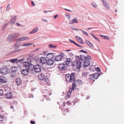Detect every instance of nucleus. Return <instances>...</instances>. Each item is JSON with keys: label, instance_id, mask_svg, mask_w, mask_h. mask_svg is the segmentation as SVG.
I'll use <instances>...</instances> for the list:
<instances>
[{"label": "nucleus", "instance_id": "obj_1", "mask_svg": "<svg viewBox=\"0 0 124 124\" xmlns=\"http://www.w3.org/2000/svg\"><path fill=\"white\" fill-rule=\"evenodd\" d=\"M74 73H72L71 74H67L66 75L65 78L66 81L68 83L75 82L76 80L74 78Z\"/></svg>", "mask_w": 124, "mask_h": 124}, {"label": "nucleus", "instance_id": "obj_2", "mask_svg": "<svg viewBox=\"0 0 124 124\" xmlns=\"http://www.w3.org/2000/svg\"><path fill=\"white\" fill-rule=\"evenodd\" d=\"M41 67L39 65L37 64L34 65L33 67H29V70L30 71H34L37 73L41 71Z\"/></svg>", "mask_w": 124, "mask_h": 124}, {"label": "nucleus", "instance_id": "obj_3", "mask_svg": "<svg viewBox=\"0 0 124 124\" xmlns=\"http://www.w3.org/2000/svg\"><path fill=\"white\" fill-rule=\"evenodd\" d=\"M21 46L20 43L19 42H17L14 45V48L15 52H18L21 51V49L20 48Z\"/></svg>", "mask_w": 124, "mask_h": 124}, {"label": "nucleus", "instance_id": "obj_4", "mask_svg": "<svg viewBox=\"0 0 124 124\" xmlns=\"http://www.w3.org/2000/svg\"><path fill=\"white\" fill-rule=\"evenodd\" d=\"M99 76V73H96L94 74L90 75H89V79L90 80L96 79Z\"/></svg>", "mask_w": 124, "mask_h": 124}, {"label": "nucleus", "instance_id": "obj_5", "mask_svg": "<svg viewBox=\"0 0 124 124\" xmlns=\"http://www.w3.org/2000/svg\"><path fill=\"white\" fill-rule=\"evenodd\" d=\"M41 83H42V85H50V83L49 82L48 79L45 78L41 82Z\"/></svg>", "mask_w": 124, "mask_h": 124}, {"label": "nucleus", "instance_id": "obj_6", "mask_svg": "<svg viewBox=\"0 0 124 124\" xmlns=\"http://www.w3.org/2000/svg\"><path fill=\"white\" fill-rule=\"evenodd\" d=\"M80 60L82 61H85L86 60H90L91 59V57L89 55L87 56L86 57L83 55H80Z\"/></svg>", "mask_w": 124, "mask_h": 124}, {"label": "nucleus", "instance_id": "obj_7", "mask_svg": "<svg viewBox=\"0 0 124 124\" xmlns=\"http://www.w3.org/2000/svg\"><path fill=\"white\" fill-rule=\"evenodd\" d=\"M65 64L64 63L60 64H59V70L62 71L65 69Z\"/></svg>", "mask_w": 124, "mask_h": 124}, {"label": "nucleus", "instance_id": "obj_8", "mask_svg": "<svg viewBox=\"0 0 124 124\" xmlns=\"http://www.w3.org/2000/svg\"><path fill=\"white\" fill-rule=\"evenodd\" d=\"M54 56V54L53 53H48L46 56V58L49 59H52Z\"/></svg>", "mask_w": 124, "mask_h": 124}, {"label": "nucleus", "instance_id": "obj_9", "mask_svg": "<svg viewBox=\"0 0 124 124\" xmlns=\"http://www.w3.org/2000/svg\"><path fill=\"white\" fill-rule=\"evenodd\" d=\"M6 98L8 99H10L12 97V94L11 92H7L5 95Z\"/></svg>", "mask_w": 124, "mask_h": 124}, {"label": "nucleus", "instance_id": "obj_10", "mask_svg": "<svg viewBox=\"0 0 124 124\" xmlns=\"http://www.w3.org/2000/svg\"><path fill=\"white\" fill-rule=\"evenodd\" d=\"M29 39V38L28 37L23 36L20 38H18L17 40L19 41H22L28 40Z\"/></svg>", "mask_w": 124, "mask_h": 124}, {"label": "nucleus", "instance_id": "obj_11", "mask_svg": "<svg viewBox=\"0 0 124 124\" xmlns=\"http://www.w3.org/2000/svg\"><path fill=\"white\" fill-rule=\"evenodd\" d=\"M29 70L28 69H25L21 71L22 75L24 76L27 75L29 72Z\"/></svg>", "mask_w": 124, "mask_h": 124}, {"label": "nucleus", "instance_id": "obj_12", "mask_svg": "<svg viewBox=\"0 0 124 124\" xmlns=\"http://www.w3.org/2000/svg\"><path fill=\"white\" fill-rule=\"evenodd\" d=\"M54 62V60L52 59H49L47 61V65L51 66L53 65Z\"/></svg>", "mask_w": 124, "mask_h": 124}, {"label": "nucleus", "instance_id": "obj_13", "mask_svg": "<svg viewBox=\"0 0 124 124\" xmlns=\"http://www.w3.org/2000/svg\"><path fill=\"white\" fill-rule=\"evenodd\" d=\"M40 60L41 62L43 64H45L47 63V60L45 57H41L40 59Z\"/></svg>", "mask_w": 124, "mask_h": 124}, {"label": "nucleus", "instance_id": "obj_14", "mask_svg": "<svg viewBox=\"0 0 124 124\" xmlns=\"http://www.w3.org/2000/svg\"><path fill=\"white\" fill-rule=\"evenodd\" d=\"M76 38L79 43L83 44H84L82 41V39L81 37L77 36L76 37Z\"/></svg>", "mask_w": 124, "mask_h": 124}, {"label": "nucleus", "instance_id": "obj_15", "mask_svg": "<svg viewBox=\"0 0 124 124\" xmlns=\"http://www.w3.org/2000/svg\"><path fill=\"white\" fill-rule=\"evenodd\" d=\"M62 55H58L55 56V60L57 61H60L62 60Z\"/></svg>", "mask_w": 124, "mask_h": 124}, {"label": "nucleus", "instance_id": "obj_16", "mask_svg": "<svg viewBox=\"0 0 124 124\" xmlns=\"http://www.w3.org/2000/svg\"><path fill=\"white\" fill-rule=\"evenodd\" d=\"M66 64L69 66H71L72 64L71 60L70 58H67L66 60Z\"/></svg>", "mask_w": 124, "mask_h": 124}, {"label": "nucleus", "instance_id": "obj_17", "mask_svg": "<svg viewBox=\"0 0 124 124\" xmlns=\"http://www.w3.org/2000/svg\"><path fill=\"white\" fill-rule=\"evenodd\" d=\"M16 19V16H12L10 22L11 24H13L15 22Z\"/></svg>", "mask_w": 124, "mask_h": 124}, {"label": "nucleus", "instance_id": "obj_18", "mask_svg": "<svg viewBox=\"0 0 124 124\" xmlns=\"http://www.w3.org/2000/svg\"><path fill=\"white\" fill-rule=\"evenodd\" d=\"M23 66L26 68L28 67V68L29 69V67H31L30 66V65H31V64L29 63L28 62H24L23 63Z\"/></svg>", "mask_w": 124, "mask_h": 124}, {"label": "nucleus", "instance_id": "obj_19", "mask_svg": "<svg viewBox=\"0 0 124 124\" xmlns=\"http://www.w3.org/2000/svg\"><path fill=\"white\" fill-rule=\"evenodd\" d=\"M88 60H87L84 61V66L87 67L90 65V62Z\"/></svg>", "mask_w": 124, "mask_h": 124}, {"label": "nucleus", "instance_id": "obj_20", "mask_svg": "<svg viewBox=\"0 0 124 124\" xmlns=\"http://www.w3.org/2000/svg\"><path fill=\"white\" fill-rule=\"evenodd\" d=\"M76 64H74L76 65V67L78 69H79L81 66V62L79 61H76L75 62Z\"/></svg>", "mask_w": 124, "mask_h": 124}, {"label": "nucleus", "instance_id": "obj_21", "mask_svg": "<svg viewBox=\"0 0 124 124\" xmlns=\"http://www.w3.org/2000/svg\"><path fill=\"white\" fill-rule=\"evenodd\" d=\"M13 37L12 35L11 34L9 35L7 38V40L8 41L11 42L13 40Z\"/></svg>", "mask_w": 124, "mask_h": 124}, {"label": "nucleus", "instance_id": "obj_22", "mask_svg": "<svg viewBox=\"0 0 124 124\" xmlns=\"http://www.w3.org/2000/svg\"><path fill=\"white\" fill-rule=\"evenodd\" d=\"M74 23H78L77 18H75L70 22V24H72Z\"/></svg>", "mask_w": 124, "mask_h": 124}, {"label": "nucleus", "instance_id": "obj_23", "mask_svg": "<svg viewBox=\"0 0 124 124\" xmlns=\"http://www.w3.org/2000/svg\"><path fill=\"white\" fill-rule=\"evenodd\" d=\"M1 78L0 79L2 83H6L7 82V79L3 77H0Z\"/></svg>", "mask_w": 124, "mask_h": 124}, {"label": "nucleus", "instance_id": "obj_24", "mask_svg": "<svg viewBox=\"0 0 124 124\" xmlns=\"http://www.w3.org/2000/svg\"><path fill=\"white\" fill-rule=\"evenodd\" d=\"M38 30V29L37 27H36L34 29H33L32 31L30 32V33L31 34L35 33L37 32Z\"/></svg>", "mask_w": 124, "mask_h": 124}, {"label": "nucleus", "instance_id": "obj_25", "mask_svg": "<svg viewBox=\"0 0 124 124\" xmlns=\"http://www.w3.org/2000/svg\"><path fill=\"white\" fill-rule=\"evenodd\" d=\"M18 67H17L14 66L11 68V70L13 72H14L18 70Z\"/></svg>", "mask_w": 124, "mask_h": 124}, {"label": "nucleus", "instance_id": "obj_26", "mask_svg": "<svg viewBox=\"0 0 124 124\" xmlns=\"http://www.w3.org/2000/svg\"><path fill=\"white\" fill-rule=\"evenodd\" d=\"M72 82L73 83L72 85V87L71 89V91H72L74 90L75 88H76L77 85L74 82Z\"/></svg>", "mask_w": 124, "mask_h": 124}, {"label": "nucleus", "instance_id": "obj_27", "mask_svg": "<svg viewBox=\"0 0 124 124\" xmlns=\"http://www.w3.org/2000/svg\"><path fill=\"white\" fill-rule=\"evenodd\" d=\"M16 82L18 85H19L21 84V80L20 78H17L16 80Z\"/></svg>", "mask_w": 124, "mask_h": 124}, {"label": "nucleus", "instance_id": "obj_28", "mask_svg": "<svg viewBox=\"0 0 124 124\" xmlns=\"http://www.w3.org/2000/svg\"><path fill=\"white\" fill-rule=\"evenodd\" d=\"M85 42L86 44L90 47H93L92 44L88 40H85Z\"/></svg>", "mask_w": 124, "mask_h": 124}, {"label": "nucleus", "instance_id": "obj_29", "mask_svg": "<svg viewBox=\"0 0 124 124\" xmlns=\"http://www.w3.org/2000/svg\"><path fill=\"white\" fill-rule=\"evenodd\" d=\"M13 37L14 38H17L19 36V34L18 33H13L12 34Z\"/></svg>", "mask_w": 124, "mask_h": 124}, {"label": "nucleus", "instance_id": "obj_30", "mask_svg": "<svg viewBox=\"0 0 124 124\" xmlns=\"http://www.w3.org/2000/svg\"><path fill=\"white\" fill-rule=\"evenodd\" d=\"M38 78L40 80V81H41L42 80L44 79V78H43V76L42 75V74H40L38 77Z\"/></svg>", "mask_w": 124, "mask_h": 124}, {"label": "nucleus", "instance_id": "obj_31", "mask_svg": "<svg viewBox=\"0 0 124 124\" xmlns=\"http://www.w3.org/2000/svg\"><path fill=\"white\" fill-rule=\"evenodd\" d=\"M74 82L76 83V84H77V85H80L82 83V81L80 80H77L76 82L75 81Z\"/></svg>", "mask_w": 124, "mask_h": 124}, {"label": "nucleus", "instance_id": "obj_32", "mask_svg": "<svg viewBox=\"0 0 124 124\" xmlns=\"http://www.w3.org/2000/svg\"><path fill=\"white\" fill-rule=\"evenodd\" d=\"M100 35L104 39L107 40H109V38L107 36H103L101 35Z\"/></svg>", "mask_w": 124, "mask_h": 124}, {"label": "nucleus", "instance_id": "obj_33", "mask_svg": "<svg viewBox=\"0 0 124 124\" xmlns=\"http://www.w3.org/2000/svg\"><path fill=\"white\" fill-rule=\"evenodd\" d=\"M90 70L91 71H94L95 70V68L93 66H90Z\"/></svg>", "mask_w": 124, "mask_h": 124}, {"label": "nucleus", "instance_id": "obj_34", "mask_svg": "<svg viewBox=\"0 0 124 124\" xmlns=\"http://www.w3.org/2000/svg\"><path fill=\"white\" fill-rule=\"evenodd\" d=\"M32 45V44L31 43H27L23 44L22 45V46L27 47Z\"/></svg>", "mask_w": 124, "mask_h": 124}, {"label": "nucleus", "instance_id": "obj_35", "mask_svg": "<svg viewBox=\"0 0 124 124\" xmlns=\"http://www.w3.org/2000/svg\"><path fill=\"white\" fill-rule=\"evenodd\" d=\"M17 60H18L17 59H10V61L12 63H13L16 62Z\"/></svg>", "mask_w": 124, "mask_h": 124}, {"label": "nucleus", "instance_id": "obj_36", "mask_svg": "<svg viewBox=\"0 0 124 124\" xmlns=\"http://www.w3.org/2000/svg\"><path fill=\"white\" fill-rule=\"evenodd\" d=\"M48 54V51H44L42 53L43 55L44 56H46L47 55V54Z\"/></svg>", "mask_w": 124, "mask_h": 124}, {"label": "nucleus", "instance_id": "obj_37", "mask_svg": "<svg viewBox=\"0 0 124 124\" xmlns=\"http://www.w3.org/2000/svg\"><path fill=\"white\" fill-rule=\"evenodd\" d=\"M80 30L83 32V33L85 35H87V36H88V34L87 32L82 30L81 29H80Z\"/></svg>", "mask_w": 124, "mask_h": 124}, {"label": "nucleus", "instance_id": "obj_38", "mask_svg": "<svg viewBox=\"0 0 124 124\" xmlns=\"http://www.w3.org/2000/svg\"><path fill=\"white\" fill-rule=\"evenodd\" d=\"M90 34L91 35L93 36V37L96 40H97L98 42H100V40H99V39L96 37L94 36L93 34L92 33H90Z\"/></svg>", "mask_w": 124, "mask_h": 124}, {"label": "nucleus", "instance_id": "obj_39", "mask_svg": "<svg viewBox=\"0 0 124 124\" xmlns=\"http://www.w3.org/2000/svg\"><path fill=\"white\" fill-rule=\"evenodd\" d=\"M88 75V73L84 72L82 74V76L84 77H86Z\"/></svg>", "mask_w": 124, "mask_h": 124}, {"label": "nucleus", "instance_id": "obj_40", "mask_svg": "<svg viewBox=\"0 0 124 124\" xmlns=\"http://www.w3.org/2000/svg\"><path fill=\"white\" fill-rule=\"evenodd\" d=\"M76 60V61H78L80 59V56H76L75 57Z\"/></svg>", "mask_w": 124, "mask_h": 124}, {"label": "nucleus", "instance_id": "obj_41", "mask_svg": "<svg viewBox=\"0 0 124 124\" xmlns=\"http://www.w3.org/2000/svg\"><path fill=\"white\" fill-rule=\"evenodd\" d=\"M91 5L93 6L95 8H96L97 6V5L95 4V3L94 2L92 3Z\"/></svg>", "mask_w": 124, "mask_h": 124}, {"label": "nucleus", "instance_id": "obj_42", "mask_svg": "<svg viewBox=\"0 0 124 124\" xmlns=\"http://www.w3.org/2000/svg\"><path fill=\"white\" fill-rule=\"evenodd\" d=\"M70 90H69V91L68 92V93L67 94V96L68 97H69L70 95L71 92L72 91H71L70 92Z\"/></svg>", "mask_w": 124, "mask_h": 124}, {"label": "nucleus", "instance_id": "obj_43", "mask_svg": "<svg viewBox=\"0 0 124 124\" xmlns=\"http://www.w3.org/2000/svg\"><path fill=\"white\" fill-rule=\"evenodd\" d=\"M102 1L104 6L107 5V2H106L104 0H102Z\"/></svg>", "mask_w": 124, "mask_h": 124}, {"label": "nucleus", "instance_id": "obj_44", "mask_svg": "<svg viewBox=\"0 0 124 124\" xmlns=\"http://www.w3.org/2000/svg\"><path fill=\"white\" fill-rule=\"evenodd\" d=\"M105 8L108 9H109L110 8L108 4L106 5H105Z\"/></svg>", "mask_w": 124, "mask_h": 124}, {"label": "nucleus", "instance_id": "obj_45", "mask_svg": "<svg viewBox=\"0 0 124 124\" xmlns=\"http://www.w3.org/2000/svg\"><path fill=\"white\" fill-rule=\"evenodd\" d=\"M3 116L0 115V121H2L3 120Z\"/></svg>", "mask_w": 124, "mask_h": 124}, {"label": "nucleus", "instance_id": "obj_46", "mask_svg": "<svg viewBox=\"0 0 124 124\" xmlns=\"http://www.w3.org/2000/svg\"><path fill=\"white\" fill-rule=\"evenodd\" d=\"M10 5L8 4L7 7V10H9L10 9Z\"/></svg>", "mask_w": 124, "mask_h": 124}, {"label": "nucleus", "instance_id": "obj_47", "mask_svg": "<svg viewBox=\"0 0 124 124\" xmlns=\"http://www.w3.org/2000/svg\"><path fill=\"white\" fill-rule=\"evenodd\" d=\"M3 94V91L2 90H0V96L2 95Z\"/></svg>", "mask_w": 124, "mask_h": 124}, {"label": "nucleus", "instance_id": "obj_48", "mask_svg": "<svg viewBox=\"0 0 124 124\" xmlns=\"http://www.w3.org/2000/svg\"><path fill=\"white\" fill-rule=\"evenodd\" d=\"M64 110L65 111H66V112H68L69 111V109L67 108H65L64 109Z\"/></svg>", "mask_w": 124, "mask_h": 124}, {"label": "nucleus", "instance_id": "obj_49", "mask_svg": "<svg viewBox=\"0 0 124 124\" xmlns=\"http://www.w3.org/2000/svg\"><path fill=\"white\" fill-rule=\"evenodd\" d=\"M30 123L31 124H34L35 123V122L34 121H31L30 122Z\"/></svg>", "mask_w": 124, "mask_h": 124}, {"label": "nucleus", "instance_id": "obj_50", "mask_svg": "<svg viewBox=\"0 0 124 124\" xmlns=\"http://www.w3.org/2000/svg\"><path fill=\"white\" fill-rule=\"evenodd\" d=\"M31 4L33 6H34L35 5V3H34V2L33 1H31Z\"/></svg>", "mask_w": 124, "mask_h": 124}, {"label": "nucleus", "instance_id": "obj_51", "mask_svg": "<svg viewBox=\"0 0 124 124\" xmlns=\"http://www.w3.org/2000/svg\"><path fill=\"white\" fill-rule=\"evenodd\" d=\"M69 40L70 41V42H71V43H74V41H73V40H71V39H69Z\"/></svg>", "mask_w": 124, "mask_h": 124}, {"label": "nucleus", "instance_id": "obj_52", "mask_svg": "<svg viewBox=\"0 0 124 124\" xmlns=\"http://www.w3.org/2000/svg\"><path fill=\"white\" fill-rule=\"evenodd\" d=\"M8 25V23H6L4 24L3 25L4 27V28H5L6 26H7Z\"/></svg>", "mask_w": 124, "mask_h": 124}, {"label": "nucleus", "instance_id": "obj_53", "mask_svg": "<svg viewBox=\"0 0 124 124\" xmlns=\"http://www.w3.org/2000/svg\"><path fill=\"white\" fill-rule=\"evenodd\" d=\"M53 45H52V44H50L49 45V46L50 47H53Z\"/></svg>", "mask_w": 124, "mask_h": 124}, {"label": "nucleus", "instance_id": "obj_54", "mask_svg": "<svg viewBox=\"0 0 124 124\" xmlns=\"http://www.w3.org/2000/svg\"><path fill=\"white\" fill-rule=\"evenodd\" d=\"M81 51L82 52L85 53H87V52L86 51H85L84 50H81Z\"/></svg>", "mask_w": 124, "mask_h": 124}, {"label": "nucleus", "instance_id": "obj_55", "mask_svg": "<svg viewBox=\"0 0 124 124\" xmlns=\"http://www.w3.org/2000/svg\"><path fill=\"white\" fill-rule=\"evenodd\" d=\"M65 103L64 102H63L62 103V105L63 107L65 106Z\"/></svg>", "mask_w": 124, "mask_h": 124}, {"label": "nucleus", "instance_id": "obj_56", "mask_svg": "<svg viewBox=\"0 0 124 124\" xmlns=\"http://www.w3.org/2000/svg\"><path fill=\"white\" fill-rule=\"evenodd\" d=\"M16 24L18 26H20V24L19 23H16Z\"/></svg>", "mask_w": 124, "mask_h": 124}, {"label": "nucleus", "instance_id": "obj_57", "mask_svg": "<svg viewBox=\"0 0 124 124\" xmlns=\"http://www.w3.org/2000/svg\"><path fill=\"white\" fill-rule=\"evenodd\" d=\"M74 28H75V27H73V26H72L71 27V28L72 29H73V30H75V29H74Z\"/></svg>", "mask_w": 124, "mask_h": 124}, {"label": "nucleus", "instance_id": "obj_58", "mask_svg": "<svg viewBox=\"0 0 124 124\" xmlns=\"http://www.w3.org/2000/svg\"><path fill=\"white\" fill-rule=\"evenodd\" d=\"M57 17V15H55L54 17V18L55 19H56Z\"/></svg>", "mask_w": 124, "mask_h": 124}, {"label": "nucleus", "instance_id": "obj_59", "mask_svg": "<svg viewBox=\"0 0 124 124\" xmlns=\"http://www.w3.org/2000/svg\"><path fill=\"white\" fill-rule=\"evenodd\" d=\"M42 20H43V21L44 22H46L47 21L46 20H45V19H42Z\"/></svg>", "mask_w": 124, "mask_h": 124}, {"label": "nucleus", "instance_id": "obj_60", "mask_svg": "<svg viewBox=\"0 0 124 124\" xmlns=\"http://www.w3.org/2000/svg\"><path fill=\"white\" fill-rule=\"evenodd\" d=\"M64 9L65 10H67V11H71L70 10H69V9H66V8H65Z\"/></svg>", "mask_w": 124, "mask_h": 124}, {"label": "nucleus", "instance_id": "obj_61", "mask_svg": "<svg viewBox=\"0 0 124 124\" xmlns=\"http://www.w3.org/2000/svg\"><path fill=\"white\" fill-rule=\"evenodd\" d=\"M74 29H75V30L77 31H78V29H76V28H74Z\"/></svg>", "mask_w": 124, "mask_h": 124}, {"label": "nucleus", "instance_id": "obj_62", "mask_svg": "<svg viewBox=\"0 0 124 124\" xmlns=\"http://www.w3.org/2000/svg\"><path fill=\"white\" fill-rule=\"evenodd\" d=\"M70 50H71L70 49L67 50H66V51H70Z\"/></svg>", "mask_w": 124, "mask_h": 124}, {"label": "nucleus", "instance_id": "obj_63", "mask_svg": "<svg viewBox=\"0 0 124 124\" xmlns=\"http://www.w3.org/2000/svg\"><path fill=\"white\" fill-rule=\"evenodd\" d=\"M44 13H47V11H44Z\"/></svg>", "mask_w": 124, "mask_h": 124}, {"label": "nucleus", "instance_id": "obj_64", "mask_svg": "<svg viewBox=\"0 0 124 124\" xmlns=\"http://www.w3.org/2000/svg\"><path fill=\"white\" fill-rule=\"evenodd\" d=\"M75 45H77V44L76 43V42H74L73 43Z\"/></svg>", "mask_w": 124, "mask_h": 124}]
</instances>
